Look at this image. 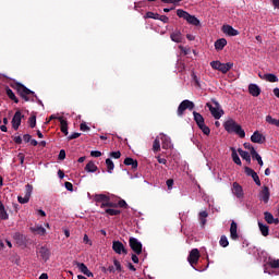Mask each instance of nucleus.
Masks as SVG:
<instances>
[{"label": "nucleus", "instance_id": "36", "mask_svg": "<svg viewBox=\"0 0 279 279\" xmlns=\"http://www.w3.org/2000/svg\"><path fill=\"white\" fill-rule=\"evenodd\" d=\"M253 160H256L259 165V167H263V157L259 156V154L256 150H253V154H251Z\"/></svg>", "mask_w": 279, "mask_h": 279}, {"label": "nucleus", "instance_id": "26", "mask_svg": "<svg viewBox=\"0 0 279 279\" xmlns=\"http://www.w3.org/2000/svg\"><path fill=\"white\" fill-rule=\"evenodd\" d=\"M193 117H194V121L195 123L199 126L203 125L205 123L204 121V116H202L199 112L197 111H193Z\"/></svg>", "mask_w": 279, "mask_h": 279}, {"label": "nucleus", "instance_id": "20", "mask_svg": "<svg viewBox=\"0 0 279 279\" xmlns=\"http://www.w3.org/2000/svg\"><path fill=\"white\" fill-rule=\"evenodd\" d=\"M59 121H60L62 134H64L65 136H69V122L66 121V119H63L62 117L59 118Z\"/></svg>", "mask_w": 279, "mask_h": 279}, {"label": "nucleus", "instance_id": "49", "mask_svg": "<svg viewBox=\"0 0 279 279\" xmlns=\"http://www.w3.org/2000/svg\"><path fill=\"white\" fill-rule=\"evenodd\" d=\"M29 128H36V116H31L28 119Z\"/></svg>", "mask_w": 279, "mask_h": 279}, {"label": "nucleus", "instance_id": "44", "mask_svg": "<svg viewBox=\"0 0 279 279\" xmlns=\"http://www.w3.org/2000/svg\"><path fill=\"white\" fill-rule=\"evenodd\" d=\"M268 265L271 267V269H279V259L269 258Z\"/></svg>", "mask_w": 279, "mask_h": 279}, {"label": "nucleus", "instance_id": "22", "mask_svg": "<svg viewBox=\"0 0 279 279\" xmlns=\"http://www.w3.org/2000/svg\"><path fill=\"white\" fill-rule=\"evenodd\" d=\"M228 45V40L226 38H220L215 41V50L216 51H223V48Z\"/></svg>", "mask_w": 279, "mask_h": 279}, {"label": "nucleus", "instance_id": "12", "mask_svg": "<svg viewBox=\"0 0 279 279\" xmlns=\"http://www.w3.org/2000/svg\"><path fill=\"white\" fill-rule=\"evenodd\" d=\"M23 117L24 116H23V113H21V111H16L14 113L12 121H11L13 130L16 131V130H19V128H21V121H22Z\"/></svg>", "mask_w": 279, "mask_h": 279}, {"label": "nucleus", "instance_id": "57", "mask_svg": "<svg viewBox=\"0 0 279 279\" xmlns=\"http://www.w3.org/2000/svg\"><path fill=\"white\" fill-rule=\"evenodd\" d=\"M64 158H66V151L64 149H61L58 159L64 160Z\"/></svg>", "mask_w": 279, "mask_h": 279}, {"label": "nucleus", "instance_id": "6", "mask_svg": "<svg viewBox=\"0 0 279 279\" xmlns=\"http://www.w3.org/2000/svg\"><path fill=\"white\" fill-rule=\"evenodd\" d=\"M129 245H130L132 252H134V254H136L137 256H141V254H143V243H141V241H138V239L130 238Z\"/></svg>", "mask_w": 279, "mask_h": 279}, {"label": "nucleus", "instance_id": "45", "mask_svg": "<svg viewBox=\"0 0 279 279\" xmlns=\"http://www.w3.org/2000/svg\"><path fill=\"white\" fill-rule=\"evenodd\" d=\"M219 245L221 247H228V245H230V242L228 241V236L221 235L220 241H219Z\"/></svg>", "mask_w": 279, "mask_h": 279}, {"label": "nucleus", "instance_id": "37", "mask_svg": "<svg viewBox=\"0 0 279 279\" xmlns=\"http://www.w3.org/2000/svg\"><path fill=\"white\" fill-rule=\"evenodd\" d=\"M106 215H109L110 217H117L118 215H121V210L113 209V208H107L105 209Z\"/></svg>", "mask_w": 279, "mask_h": 279}, {"label": "nucleus", "instance_id": "60", "mask_svg": "<svg viewBox=\"0 0 279 279\" xmlns=\"http://www.w3.org/2000/svg\"><path fill=\"white\" fill-rule=\"evenodd\" d=\"M83 242L87 245H93V242L90 241V239H88V234H84Z\"/></svg>", "mask_w": 279, "mask_h": 279}, {"label": "nucleus", "instance_id": "2", "mask_svg": "<svg viewBox=\"0 0 279 279\" xmlns=\"http://www.w3.org/2000/svg\"><path fill=\"white\" fill-rule=\"evenodd\" d=\"M223 128L228 134H236L240 138H245V130L233 119H229L223 123Z\"/></svg>", "mask_w": 279, "mask_h": 279}, {"label": "nucleus", "instance_id": "13", "mask_svg": "<svg viewBox=\"0 0 279 279\" xmlns=\"http://www.w3.org/2000/svg\"><path fill=\"white\" fill-rule=\"evenodd\" d=\"M252 143H257L258 145H263L267 140L265 138V135H263L260 132L255 131L253 135L251 136Z\"/></svg>", "mask_w": 279, "mask_h": 279}, {"label": "nucleus", "instance_id": "31", "mask_svg": "<svg viewBox=\"0 0 279 279\" xmlns=\"http://www.w3.org/2000/svg\"><path fill=\"white\" fill-rule=\"evenodd\" d=\"M5 93L9 99H11V101H14V104H19V98L10 87L5 88Z\"/></svg>", "mask_w": 279, "mask_h": 279}, {"label": "nucleus", "instance_id": "33", "mask_svg": "<svg viewBox=\"0 0 279 279\" xmlns=\"http://www.w3.org/2000/svg\"><path fill=\"white\" fill-rule=\"evenodd\" d=\"M97 165H95L94 161H89L86 166H85V171H87V173H95V171H97Z\"/></svg>", "mask_w": 279, "mask_h": 279}, {"label": "nucleus", "instance_id": "46", "mask_svg": "<svg viewBox=\"0 0 279 279\" xmlns=\"http://www.w3.org/2000/svg\"><path fill=\"white\" fill-rule=\"evenodd\" d=\"M210 66L214 71H219L221 69V61H211Z\"/></svg>", "mask_w": 279, "mask_h": 279}, {"label": "nucleus", "instance_id": "9", "mask_svg": "<svg viewBox=\"0 0 279 279\" xmlns=\"http://www.w3.org/2000/svg\"><path fill=\"white\" fill-rule=\"evenodd\" d=\"M259 201L264 204H269V198L271 197V192H269V186L264 185L258 194Z\"/></svg>", "mask_w": 279, "mask_h": 279}, {"label": "nucleus", "instance_id": "53", "mask_svg": "<svg viewBox=\"0 0 279 279\" xmlns=\"http://www.w3.org/2000/svg\"><path fill=\"white\" fill-rule=\"evenodd\" d=\"M64 186H65L66 191H70L71 193H73V183L66 181L64 183Z\"/></svg>", "mask_w": 279, "mask_h": 279}, {"label": "nucleus", "instance_id": "48", "mask_svg": "<svg viewBox=\"0 0 279 279\" xmlns=\"http://www.w3.org/2000/svg\"><path fill=\"white\" fill-rule=\"evenodd\" d=\"M160 149V140L156 138L153 143V151H158Z\"/></svg>", "mask_w": 279, "mask_h": 279}, {"label": "nucleus", "instance_id": "27", "mask_svg": "<svg viewBox=\"0 0 279 279\" xmlns=\"http://www.w3.org/2000/svg\"><path fill=\"white\" fill-rule=\"evenodd\" d=\"M238 153L240 154L243 160H246L248 165L252 163V157L250 156V153L242 150L241 148L238 149Z\"/></svg>", "mask_w": 279, "mask_h": 279}, {"label": "nucleus", "instance_id": "40", "mask_svg": "<svg viewBox=\"0 0 279 279\" xmlns=\"http://www.w3.org/2000/svg\"><path fill=\"white\" fill-rule=\"evenodd\" d=\"M199 130H202L203 134H205V136H210V128H208L206 125V122L203 124L198 125Z\"/></svg>", "mask_w": 279, "mask_h": 279}, {"label": "nucleus", "instance_id": "32", "mask_svg": "<svg viewBox=\"0 0 279 279\" xmlns=\"http://www.w3.org/2000/svg\"><path fill=\"white\" fill-rule=\"evenodd\" d=\"M0 219H2L3 221L9 219L8 211H5V206L1 201H0Z\"/></svg>", "mask_w": 279, "mask_h": 279}, {"label": "nucleus", "instance_id": "8", "mask_svg": "<svg viewBox=\"0 0 279 279\" xmlns=\"http://www.w3.org/2000/svg\"><path fill=\"white\" fill-rule=\"evenodd\" d=\"M34 191V186L32 184H26L25 185V195L23 196H19L17 201L20 204H27V202H29V197H32V192Z\"/></svg>", "mask_w": 279, "mask_h": 279}, {"label": "nucleus", "instance_id": "1", "mask_svg": "<svg viewBox=\"0 0 279 279\" xmlns=\"http://www.w3.org/2000/svg\"><path fill=\"white\" fill-rule=\"evenodd\" d=\"M11 88L16 90L17 95H20V97H22V99H24V101H29L28 95H33L35 97V99L37 100V102L39 104V106H43V100L38 99V96L36 95V93H34L32 89L27 88L22 83L13 82V83H11Z\"/></svg>", "mask_w": 279, "mask_h": 279}, {"label": "nucleus", "instance_id": "59", "mask_svg": "<svg viewBox=\"0 0 279 279\" xmlns=\"http://www.w3.org/2000/svg\"><path fill=\"white\" fill-rule=\"evenodd\" d=\"M167 187L169 191H171V189H173V179H168L166 181Z\"/></svg>", "mask_w": 279, "mask_h": 279}, {"label": "nucleus", "instance_id": "62", "mask_svg": "<svg viewBox=\"0 0 279 279\" xmlns=\"http://www.w3.org/2000/svg\"><path fill=\"white\" fill-rule=\"evenodd\" d=\"M13 141L16 145H21V143H23V138L21 136H15Z\"/></svg>", "mask_w": 279, "mask_h": 279}, {"label": "nucleus", "instance_id": "56", "mask_svg": "<svg viewBox=\"0 0 279 279\" xmlns=\"http://www.w3.org/2000/svg\"><path fill=\"white\" fill-rule=\"evenodd\" d=\"M117 205L120 208H128V203L124 199H120Z\"/></svg>", "mask_w": 279, "mask_h": 279}, {"label": "nucleus", "instance_id": "16", "mask_svg": "<svg viewBox=\"0 0 279 279\" xmlns=\"http://www.w3.org/2000/svg\"><path fill=\"white\" fill-rule=\"evenodd\" d=\"M222 32L223 34H227V36H239V31L231 25H223Z\"/></svg>", "mask_w": 279, "mask_h": 279}, {"label": "nucleus", "instance_id": "63", "mask_svg": "<svg viewBox=\"0 0 279 279\" xmlns=\"http://www.w3.org/2000/svg\"><path fill=\"white\" fill-rule=\"evenodd\" d=\"M23 141L26 142V143H31V141H32V135L25 134V135L23 136Z\"/></svg>", "mask_w": 279, "mask_h": 279}, {"label": "nucleus", "instance_id": "54", "mask_svg": "<svg viewBox=\"0 0 279 279\" xmlns=\"http://www.w3.org/2000/svg\"><path fill=\"white\" fill-rule=\"evenodd\" d=\"M90 156H92L93 158H100L101 151H99V150H92V151H90Z\"/></svg>", "mask_w": 279, "mask_h": 279}, {"label": "nucleus", "instance_id": "52", "mask_svg": "<svg viewBox=\"0 0 279 279\" xmlns=\"http://www.w3.org/2000/svg\"><path fill=\"white\" fill-rule=\"evenodd\" d=\"M111 158H116V160H119L121 158V151H112L110 153Z\"/></svg>", "mask_w": 279, "mask_h": 279}, {"label": "nucleus", "instance_id": "58", "mask_svg": "<svg viewBox=\"0 0 279 279\" xmlns=\"http://www.w3.org/2000/svg\"><path fill=\"white\" fill-rule=\"evenodd\" d=\"M80 136H82V133H73L68 137V140L73 141L75 138H80Z\"/></svg>", "mask_w": 279, "mask_h": 279}, {"label": "nucleus", "instance_id": "3", "mask_svg": "<svg viewBox=\"0 0 279 279\" xmlns=\"http://www.w3.org/2000/svg\"><path fill=\"white\" fill-rule=\"evenodd\" d=\"M177 16H179V19H183L184 21H186L189 25H194V27H199V25H202L199 19H197L195 15H191V13L182 9L177 10Z\"/></svg>", "mask_w": 279, "mask_h": 279}, {"label": "nucleus", "instance_id": "17", "mask_svg": "<svg viewBox=\"0 0 279 279\" xmlns=\"http://www.w3.org/2000/svg\"><path fill=\"white\" fill-rule=\"evenodd\" d=\"M170 38L172 40V43H182L183 37H182V32H180V29H175L170 34Z\"/></svg>", "mask_w": 279, "mask_h": 279}, {"label": "nucleus", "instance_id": "14", "mask_svg": "<svg viewBox=\"0 0 279 279\" xmlns=\"http://www.w3.org/2000/svg\"><path fill=\"white\" fill-rule=\"evenodd\" d=\"M238 225L232 220L231 226H230V238L232 241H239V233H238Z\"/></svg>", "mask_w": 279, "mask_h": 279}, {"label": "nucleus", "instance_id": "64", "mask_svg": "<svg viewBox=\"0 0 279 279\" xmlns=\"http://www.w3.org/2000/svg\"><path fill=\"white\" fill-rule=\"evenodd\" d=\"M131 258H132V262L137 265V263H138V255L137 254H132Z\"/></svg>", "mask_w": 279, "mask_h": 279}, {"label": "nucleus", "instance_id": "34", "mask_svg": "<svg viewBox=\"0 0 279 279\" xmlns=\"http://www.w3.org/2000/svg\"><path fill=\"white\" fill-rule=\"evenodd\" d=\"M201 226H206V219L208 218V211L204 210L198 214Z\"/></svg>", "mask_w": 279, "mask_h": 279}, {"label": "nucleus", "instance_id": "35", "mask_svg": "<svg viewBox=\"0 0 279 279\" xmlns=\"http://www.w3.org/2000/svg\"><path fill=\"white\" fill-rule=\"evenodd\" d=\"M32 232H36V234H39L40 236H45L47 234V230L44 227H35L31 228Z\"/></svg>", "mask_w": 279, "mask_h": 279}, {"label": "nucleus", "instance_id": "41", "mask_svg": "<svg viewBox=\"0 0 279 279\" xmlns=\"http://www.w3.org/2000/svg\"><path fill=\"white\" fill-rule=\"evenodd\" d=\"M159 16H160V14L148 11V12H146L144 19H154V21H158Z\"/></svg>", "mask_w": 279, "mask_h": 279}, {"label": "nucleus", "instance_id": "38", "mask_svg": "<svg viewBox=\"0 0 279 279\" xmlns=\"http://www.w3.org/2000/svg\"><path fill=\"white\" fill-rule=\"evenodd\" d=\"M266 123H269L270 125H276L277 128H279V120L272 118L271 116L266 117Z\"/></svg>", "mask_w": 279, "mask_h": 279}, {"label": "nucleus", "instance_id": "55", "mask_svg": "<svg viewBox=\"0 0 279 279\" xmlns=\"http://www.w3.org/2000/svg\"><path fill=\"white\" fill-rule=\"evenodd\" d=\"M110 206V196H108V199L100 204V208H109Z\"/></svg>", "mask_w": 279, "mask_h": 279}, {"label": "nucleus", "instance_id": "29", "mask_svg": "<svg viewBox=\"0 0 279 279\" xmlns=\"http://www.w3.org/2000/svg\"><path fill=\"white\" fill-rule=\"evenodd\" d=\"M232 66H234V63H232V62L221 63L220 70H218V71H220V73L226 74V73H228V71H230V69H232Z\"/></svg>", "mask_w": 279, "mask_h": 279}, {"label": "nucleus", "instance_id": "15", "mask_svg": "<svg viewBox=\"0 0 279 279\" xmlns=\"http://www.w3.org/2000/svg\"><path fill=\"white\" fill-rule=\"evenodd\" d=\"M40 258L44 259L45 263H47V260H49L50 256H51V251H49V248H47V246H41L39 248L38 252Z\"/></svg>", "mask_w": 279, "mask_h": 279}, {"label": "nucleus", "instance_id": "28", "mask_svg": "<svg viewBox=\"0 0 279 279\" xmlns=\"http://www.w3.org/2000/svg\"><path fill=\"white\" fill-rule=\"evenodd\" d=\"M231 158L233 160V162H235V165H239V167H241V165H243L241 162V158L239 157V154H236V149L234 147H231Z\"/></svg>", "mask_w": 279, "mask_h": 279}, {"label": "nucleus", "instance_id": "23", "mask_svg": "<svg viewBox=\"0 0 279 279\" xmlns=\"http://www.w3.org/2000/svg\"><path fill=\"white\" fill-rule=\"evenodd\" d=\"M124 165L126 167H132V169H138V161L134 158H131V157H126L124 159Z\"/></svg>", "mask_w": 279, "mask_h": 279}, {"label": "nucleus", "instance_id": "19", "mask_svg": "<svg viewBox=\"0 0 279 279\" xmlns=\"http://www.w3.org/2000/svg\"><path fill=\"white\" fill-rule=\"evenodd\" d=\"M248 93L252 95V97H258L260 95V87H258L256 84H250Z\"/></svg>", "mask_w": 279, "mask_h": 279}, {"label": "nucleus", "instance_id": "11", "mask_svg": "<svg viewBox=\"0 0 279 279\" xmlns=\"http://www.w3.org/2000/svg\"><path fill=\"white\" fill-rule=\"evenodd\" d=\"M244 173L248 175L250 178H253V181L257 186H260V178L258 177V173L254 171V169L250 167H244Z\"/></svg>", "mask_w": 279, "mask_h": 279}, {"label": "nucleus", "instance_id": "10", "mask_svg": "<svg viewBox=\"0 0 279 279\" xmlns=\"http://www.w3.org/2000/svg\"><path fill=\"white\" fill-rule=\"evenodd\" d=\"M112 250H113V252H116V254L128 255V248H125V245H123L121 241H113Z\"/></svg>", "mask_w": 279, "mask_h": 279}, {"label": "nucleus", "instance_id": "21", "mask_svg": "<svg viewBox=\"0 0 279 279\" xmlns=\"http://www.w3.org/2000/svg\"><path fill=\"white\" fill-rule=\"evenodd\" d=\"M260 80H266V82H270L271 84L278 82V76L276 74L267 73V74H258Z\"/></svg>", "mask_w": 279, "mask_h": 279}, {"label": "nucleus", "instance_id": "61", "mask_svg": "<svg viewBox=\"0 0 279 279\" xmlns=\"http://www.w3.org/2000/svg\"><path fill=\"white\" fill-rule=\"evenodd\" d=\"M161 23H169V17L167 15H159V20Z\"/></svg>", "mask_w": 279, "mask_h": 279}, {"label": "nucleus", "instance_id": "50", "mask_svg": "<svg viewBox=\"0 0 279 279\" xmlns=\"http://www.w3.org/2000/svg\"><path fill=\"white\" fill-rule=\"evenodd\" d=\"M113 265H114L117 271H123V267L121 266V262H119V259H114Z\"/></svg>", "mask_w": 279, "mask_h": 279}, {"label": "nucleus", "instance_id": "7", "mask_svg": "<svg viewBox=\"0 0 279 279\" xmlns=\"http://www.w3.org/2000/svg\"><path fill=\"white\" fill-rule=\"evenodd\" d=\"M199 257H201L199 250L193 248L187 256V263H190L191 267L195 269V265L199 263Z\"/></svg>", "mask_w": 279, "mask_h": 279}, {"label": "nucleus", "instance_id": "5", "mask_svg": "<svg viewBox=\"0 0 279 279\" xmlns=\"http://www.w3.org/2000/svg\"><path fill=\"white\" fill-rule=\"evenodd\" d=\"M195 108V102L191 101L189 99L183 100L177 110V114L178 117H183L184 116V111L186 110H193Z\"/></svg>", "mask_w": 279, "mask_h": 279}, {"label": "nucleus", "instance_id": "43", "mask_svg": "<svg viewBox=\"0 0 279 279\" xmlns=\"http://www.w3.org/2000/svg\"><path fill=\"white\" fill-rule=\"evenodd\" d=\"M14 239H15V241H17V243L20 245H24L25 244V235H23L21 233H15Z\"/></svg>", "mask_w": 279, "mask_h": 279}, {"label": "nucleus", "instance_id": "30", "mask_svg": "<svg viewBox=\"0 0 279 279\" xmlns=\"http://www.w3.org/2000/svg\"><path fill=\"white\" fill-rule=\"evenodd\" d=\"M107 201H108V195L106 194H96L94 196V202H96V204H104Z\"/></svg>", "mask_w": 279, "mask_h": 279}, {"label": "nucleus", "instance_id": "24", "mask_svg": "<svg viewBox=\"0 0 279 279\" xmlns=\"http://www.w3.org/2000/svg\"><path fill=\"white\" fill-rule=\"evenodd\" d=\"M258 228L262 236H269V226L258 221Z\"/></svg>", "mask_w": 279, "mask_h": 279}, {"label": "nucleus", "instance_id": "25", "mask_svg": "<svg viewBox=\"0 0 279 279\" xmlns=\"http://www.w3.org/2000/svg\"><path fill=\"white\" fill-rule=\"evenodd\" d=\"M233 193L238 198L243 197V187L236 182L233 183Z\"/></svg>", "mask_w": 279, "mask_h": 279}, {"label": "nucleus", "instance_id": "51", "mask_svg": "<svg viewBox=\"0 0 279 279\" xmlns=\"http://www.w3.org/2000/svg\"><path fill=\"white\" fill-rule=\"evenodd\" d=\"M80 129L82 132H89L90 126L86 125V122L81 123Z\"/></svg>", "mask_w": 279, "mask_h": 279}, {"label": "nucleus", "instance_id": "47", "mask_svg": "<svg viewBox=\"0 0 279 279\" xmlns=\"http://www.w3.org/2000/svg\"><path fill=\"white\" fill-rule=\"evenodd\" d=\"M243 147H244V149H248V151H250L251 155L254 154V151H256V149L254 148V146H252V144H250V143H244V144H243Z\"/></svg>", "mask_w": 279, "mask_h": 279}, {"label": "nucleus", "instance_id": "42", "mask_svg": "<svg viewBox=\"0 0 279 279\" xmlns=\"http://www.w3.org/2000/svg\"><path fill=\"white\" fill-rule=\"evenodd\" d=\"M264 219L266 222L269 223V226H271V222L274 221V214L269 213V211H265L264 213Z\"/></svg>", "mask_w": 279, "mask_h": 279}, {"label": "nucleus", "instance_id": "18", "mask_svg": "<svg viewBox=\"0 0 279 279\" xmlns=\"http://www.w3.org/2000/svg\"><path fill=\"white\" fill-rule=\"evenodd\" d=\"M76 266L80 269V271L84 274V276H87V278H93L94 275L88 270V266H86V264L77 263Z\"/></svg>", "mask_w": 279, "mask_h": 279}, {"label": "nucleus", "instance_id": "4", "mask_svg": "<svg viewBox=\"0 0 279 279\" xmlns=\"http://www.w3.org/2000/svg\"><path fill=\"white\" fill-rule=\"evenodd\" d=\"M206 107L209 108V112L214 117V119L219 120L221 116L225 114L223 109H221V105L216 99H211V104L207 102Z\"/></svg>", "mask_w": 279, "mask_h": 279}, {"label": "nucleus", "instance_id": "39", "mask_svg": "<svg viewBox=\"0 0 279 279\" xmlns=\"http://www.w3.org/2000/svg\"><path fill=\"white\" fill-rule=\"evenodd\" d=\"M106 165H107V171L109 173H112V171H114V162L112 161V159L107 158L106 159Z\"/></svg>", "mask_w": 279, "mask_h": 279}]
</instances>
